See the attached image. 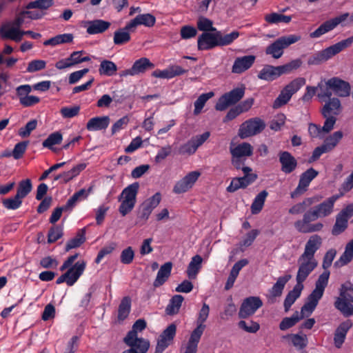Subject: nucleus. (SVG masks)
<instances>
[{"label": "nucleus", "instance_id": "f257e3e1", "mask_svg": "<svg viewBox=\"0 0 353 353\" xmlns=\"http://www.w3.org/2000/svg\"><path fill=\"white\" fill-rule=\"evenodd\" d=\"M77 257L78 254H75L69 256L63 262L60 270L63 272L67 270V271L57 279V284L65 283L68 286H72L83 274L85 268V263L84 261H78L74 263Z\"/></svg>", "mask_w": 353, "mask_h": 353}, {"label": "nucleus", "instance_id": "f03ea898", "mask_svg": "<svg viewBox=\"0 0 353 353\" xmlns=\"http://www.w3.org/2000/svg\"><path fill=\"white\" fill-rule=\"evenodd\" d=\"M352 43L353 36L315 53L308 59L307 63L308 65H319L331 59L345 48L350 47Z\"/></svg>", "mask_w": 353, "mask_h": 353}, {"label": "nucleus", "instance_id": "7ed1b4c3", "mask_svg": "<svg viewBox=\"0 0 353 353\" xmlns=\"http://www.w3.org/2000/svg\"><path fill=\"white\" fill-rule=\"evenodd\" d=\"M139 184L137 182L133 183L124 188L119 196V201L121 205L119 208L120 214L125 216L134 208L138 193Z\"/></svg>", "mask_w": 353, "mask_h": 353}, {"label": "nucleus", "instance_id": "20e7f679", "mask_svg": "<svg viewBox=\"0 0 353 353\" xmlns=\"http://www.w3.org/2000/svg\"><path fill=\"white\" fill-rule=\"evenodd\" d=\"M300 39L301 36L297 34L281 37L266 48L265 53L270 55L272 58L278 59L283 54L284 49L299 41Z\"/></svg>", "mask_w": 353, "mask_h": 353}, {"label": "nucleus", "instance_id": "39448f33", "mask_svg": "<svg viewBox=\"0 0 353 353\" xmlns=\"http://www.w3.org/2000/svg\"><path fill=\"white\" fill-rule=\"evenodd\" d=\"M305 82L303 77H298L289 83L274 100L273 108L277 109L285 105L290 100L292 95L305 84Z\"/></svg>", "mask_w": 353, "mask_h": 353}, {"label": "nucleus", "instance_id": "423d86ee", "mask_svg": "<svg viewBox=\"0 0 353 353\" xmlns=\"http://www.w3.org/2000/svg\"><path fill=\"white\" fill-rule=\"evenodd\" d=\"M298 271L296 276V283L303 284L307 276L314 271L318 265V261L315 258H310L300 255L297 260Z\"/></svg>", "mask_w": 353, "mask_h": 353}, {"label": "nucleus", "instance_id": "0eeeda50", "mask_svg": "<svg viewBox=\"0 0 353 353\" xmlns=\"http://www.w3.org/2000/svg\"><path fill=\"white\" fill-rule=\"evenodd\" d=\"M245 94V87L241 86L234 88L222 95L218 100L215 108L216 110L223 111L230 105L239 102Z\"/></svg>", "mask_w": 353, "mask_h": 353}, {"label": "nucleus", "instance_id": "6e6552de", "mask_svg": "<svg viewBox=\"0 0 353 353\" xmlns=\"http://www.w3.org/2000/svg\"><path fill=\"white\" fill-rule=\"evenodd\" d=\"M265 127L264 121L255 117L247 120L243 123L239 130V136L241 139H245L256 135L263 130Z\"/></svg>", "mask_w": 353, "mask_h": 353}, {"label": "nucleus", "instance_id": "1a4fd4ad", "mask_svg": "<svg viewBox=\"0 0 353 353\" xmlns=\"http://www.w3.org/2000/svg\"><path fill=\"white\" fill-rule=\"evenodd\" d=\"M339 198L340 195H332L308 212L315 220L329 216L334 212V203Z\"/></svg>", "mask_w": 353, "mask_h": 353}, {"label": "nucleus", "instance_id": "9d476101", "mask_svg": "<svg viewBox=\"0 0 353 353\" xmlns=\"http://www.w3.org/2000/svg\"><path fill=\"white\" fill-rule=\"evenodd\" d=\"M314 221L316 220L307 211L303 214L302 219L294 222V228L301 233H312L321 231L323 228V224L320 222L311 223Z\"/></svg>", "mask_w": 353, "mask_h": 353}, {"label": "nucleus", "instance_id": "9b49d317", "mask_svg": "<svg viewBox=\"0 0 353 353\" xmlns=\"http://www.w3.org/2000/svg\"><path fill=\"white\" fill-rule=\"evenodd\" d=\"M242 171L244 176L233 179L227 188L228 192H234L239 188H245L256 180L257 176L254 174H250L252 171L250 168L243 167Z\"/></svg>", "mask_w": 353, "mask_h": 353}, {"label": "nucleus", "instance_id": "f8f14e48", "mask_svg": "<svg viewBox=\"0 0 353 353\" xmlns=\"http://www.w3.org/2000/svg\"><path fill=\"white\" fill-rule=\"evenodd\" d=\"M201 176L199 171H192L178 181L173 187V192L182 194L190 190Z\"/></svg>", "mask_w": 353, "mask_h": 353}, {"label": "nucleus", "instance_id": "ddd939ff", "mask_svg": "<svg viewBox=\"0 0 353 353\" xmlns=\"http://www.w3.org/2000/svg\"><path fill=\"white\" fill-rule=\"evenodd\" d=\"M123 341L130 347L128 350H132L134 353H146L150 347L148 340L139 338L138 336H132V334H127Z\"/></svg>", "mask_w": 353, "mask_h": 353}, {"label": "nucleus", "instance_id": "4468645a", "mask_svg": "<svg viewBox=\"0 0 353 353\" xmlns=\"http://www.w3.org/2000/svg\"><path fill=\"white\" fill-rule=\"evenodd\" d=\"M262 305L263 302L259 296H250L242 303L239 312V316L241 319L248 318L254 314Z\"/></svg>", "mask_w": 353, "mask_h": 353}, {"label": "nucleus", "instance_id": "2eb2a0df", "mask_svg": "<svg viewBox=\"0 0 353 353\" xmlns=\"http://www.w3.org/2000/svg\"><path fill=\"white\" fill-rule=\"evenodd\" d=\"M349 17V13H344L339 17L323 23L315 31L310 33L311 38H319L323 34L334 30L339 24L345 21Z\"/></svg>", "mask_w": 353, "mask_h": 353}, {"label": "nucleus", "instance_id": "dca6fc26", "mask_svg": "<svg viewBox=\"0 0 353 353\" xmlns=\"http://www.w3.org/2000/svg\"><path fill=\"white\" fill-rule=\"evenodd\" d=\"M83 54H85V52L83 50L73 52L69 57L58 61L55 63L56 68L58 70H64L72 68L79 63L90 61L89 57H82Z\"/></svg>", "mask_w": 353, "mask_h": 353}, {"label": "nucleus", "instance_id": "f3484780", "mask_svg": "<svg viewBox=\"0 0 353 353\" xmlns=\"http://www.w3.org/2000/svg\"><path fill=\"white\" fill-rule=\"evenodd\" d=\"M176 332L175 324H170L159 336L154 353H162L172 342Z\"/></svg>", "mask_w": 353, "mask_h": 353}, {"label": "nucleus", "instance_id": "a211bd4d", "mask_svg": "<svg viewBox=\"0 0 353 353\" xmlns=\"http://www.w3.org/2000/svg\"><path fill=\"white\" fill-rule=\"evenodd\" d=\"M16 92L20 103L24 107L32 106L40 101L38 97L29 95L32 92V86L28 84L18 86Z\"/></svg>", "mask_w": 353, "mask_h": 353}, {"label": "nucleus", "instance_id": "6ab92c4d", "mask_svg": "<svg viewBox=\"0 0 353 353\" xmlns=\"http://www.w3.org/2000/svg\"><path fill=\"white\" fill-rule=\"evenodd\" d=\"M218 37V30L202 33L198 37V49L199 50H208L219 46Z\"/></svg>", "mask_w": 353, "mask_h": 353}, {"label": "nucleus", "instance_id": "aec40b11", "mask_svg": "<svg viewBox=\"0 0 353 353\" xmlns=\"http://www.w3.org/2000/svg\"><path fill=\"white\" fill-rule=\"evenodd\" d=\"M0 36L3 39L19 42L23 38V30L10 22H7L0 27Z\"/></svg>", "mask_w": 353, "mask_h": 353}, {"label": "nucleus", "instance_id": "412c9836", "mask_svg": "<svg viewBox=\"0 0 353 353\" xmlns=\"http://www.w3.org/2000/svg\"><path fill=\"white\" fill-rule=\"evenodd\" d=\"M256 59L254 55H246L235 59L232 72L234 74H241L248 70L254 64Z\"/></svg>", "mask_w": 353, "mask_h": 353}, {"label": "nucleus", "instance_id": "4be33fe9", "mask_svg": "<svg viewBox=\"0 0 353 353\" xmlns=\"http://www.w3.org/2000/svg\"><path fill=\"white\" fill-rule=\"evenodd\" d=\"M279 159L281 165V170L285 174L292 172L297 167V161L289 152H280Z\"/></svg>", "mask_w": 353, "mask_h": 353}, {"label": "nucleus", "instance_id": "5701e85b", "mask_svg": "<svg viewBox=\"0 0 353 353\" xmlns=\"http://www.w3.org/2000/svg\"><path fill=\"white\" fill-rule=\"evenodd\" d=\"M329 85L332 86V93L339 97H347L350 94V84L337 77L329 79Z\"/></svg>", "mask_w": 353, "mask_h": 353}, {"label": "nucleus", "instance_id": "b1692460", "mask_svg": "<svg viewBox=\"0 0 353 353\" xmlns=\"http://www.w3.org/2000/svg\"><path fill=\"white\" fill-rule=\"evenodd\" d=\"M352 327L350 320L341 323L336 329L334 336V343L336 348H341L343 344L349 330Z\"/></svg>", "mask_w": 353, "mask_h": 353}, {"label": "nucleus", "instance_id": "393cba45", "mask_svg": "<svg viewBox=\"0 0 353 353\" xmlns=\"http://www.w3.org/2000/svg\"><path fill=\"white\" fill-rule=\"evenodd\" d=\"M187 70L183 69L178 65H172L165 70H157L152 72V76L157 78L170 79L176 76H179L187 72Z\"/></svg>", "mask_w": 353, "mask_h": 353}, {"label": "nucleus", "instance_id": "a878e982", "mask_svg": "<svg viewBox=\"0 0 353 353\" xmlns=\"http://www.w3.org/2000/svg\"><path fill=\"white\" fill-rule=\"evenodd\" d=\"M321 245L322 238L318 234L312 235L306 242L304 251L301 255L315 258L314 254L321 248Z\"/></svg>", "mask_w": 353, "mask_h": 353}, {"label": "nucleus", "instance_id": "bb28decb", "mask_svg": "<svg viewBox=\"0 0 353 353\" xmlns=\"http://www.w3.org/2000/svg\"><path fill=\"white\" fill-rule=\"evenodd\" d=\"M283 74L281 66H272L267 65L264 66L258 74L260 79L272 81Z\"/></svg>", "mask_w": 353, "mask_h": 353}, {"label": "nucleus", "instance_id": "cd10ccee", "mask_svg": "<svg viewBox=\"0 0 353 353\" xmlns=\"http://www.w3.org/2000/svg\"><path fill=\"white\" fill-rule=\"evenodd\" d=\"M110 26V22L101 19L86 21L84 26L89 34H97L104 32Z\"/></svg>", "mask_w": 353, "mask_h": 353}, {"label": "nucleus", "instance_id": "c85d7f7f", "mask_svg": "<svg viewBox=\"0 0 353 353\" xmlns=\"http://www.w3.org/2000/svg\"><path fill=\"white\" fill-rule=\"evenodd\" d=\"M230 151L232 157L245 158L252 155L253 147L244 142L236 145H231Z\"/></svg>", "mask_w": 353, "mask_h": 353}, {"label": "nucleus", "instance_id": "c756f323", "mask_svg": "<svg viewBox=\"0 0 353 353\" xmlns=\"http://www.w3.org/2000/svg\"><path fill=\"white\" fill-rule=\"evenodd\" d=\"M291 278L292 276L290 274H286L283 276L279 277L276 282L269 290L268 298L270 299H274L276 297L281 296L285 285L291 279Z\"/></svg>", "mask_w": 353, "mask_h": 353}, {"label": "nucleus", "instance_id": "7c9ffc66", "mask_svg": "<svg viewBox=\"0 0 353 353\" xmlns=\"http://www.w3.org/2000/svg\"><path fill=\"white\" fill-rule=\"evenodd\" d=\"M319 172L314 168H311L307 169L305 172L301 174L299 179L298 186L296 189L297 192H304L309 186L310 182L316 178Z\"/></svg>", "mask_w": 353, "mask_h": 353}, {"label": "nucleus", "instance_id": "2f4dec72", "mask_svg": "<svg viewBox=\"0 0 353 353\" xmlns=\"http://www.w3.org/2000/svg\"><path fill=\"white\" fill-rule=\"evenodd\" d=\"M341 111V102L336 98L330 99L324 105L321 113L323 117H335L339 114Z\"/></svg>", "mask_w": 353, "mask_h": 353}, {"label": "nucleus", "instance_id": "473e14b6", "mask_svg": "<svg viewBox=\"0 0 353 353\" xmlns=\"http://www.w3.org/2000/svg\"><path fill=\"white\" fill-rule=\"evenodd\" d=\"M110 123V118L108 116L96 117L90 119L86 125L89 131H97L106 129Z\"/></svg>", "mask_w": 353, "mask_h": 353}, {"label": "nucleus", "instance_id": "72a5a7b5", "mask_svg": "<svg viewBox=\"0 0 353 353\" xmlns=\"http://www.w3.org/2000/svg\"><path fill=\"white\" fill-rule=\"evenodd\" d=\"M172 268V264L171 262H167L161 266L153 283V285L155 288L162 285L168 280L170 275Z\"/></svg>", "mask_w": 353, "mask_h": 353}, {"label": "nucleus", "instance_id": "f704fd0d", "mask_svg": "<svg viewBox=\"0 0 353 353\" xmlns=\"http://www.w3.org/2000/svg\"><path fill=\"white\" fill-rule=\"evenodd\" d=\"M297 350H303L307 345V337L305 334H290L283 336Z\"/></svg>", "mask_w": 353, "mask_h": 353}, {"label": "nucleus", "instance_id": "c9c22d12", "mask_svg": "<svg viewBox=\"0 0 353 353\" xmlns=\"http://www.w3.org/2000/svg\"><path fill=\"white\" fill-rule=\"evenodd\" d=\"M330 276L329 271H324L318 278L316 284L315 288L312 292L313 296H318L321 299L323 296L325 288H326L328 283V279Z\"/></svg>", "mask_w": 353, "mask_h": 353}, {"label": "nucleus", "instance_id": "e433bc0d", "mask_svg": "<svg viewBox=\"0 0 353 353\" xmlns=\"http://www.w3.org/2000/svg\"><path fill=\"white\" fill-rule=\"evenodd\" d=\"M303 289V285L296 283L292 290L290 291L284 300L285 311L288 312L292 305L300 296L301 291Z\"/></svg>", "mask_w": 353, "mask_h": 353}, {"label": "nucleus", "instance_id": "4c0bfd02", "mask_svg": "<svg viewBox=\"0 0 353 353\" xmlns=\"http://www.w3.org/2000/svg\"><path fill=\"white\" fill-rule=\"evenodd\" d=\"M210 313V307L205 303L203 304L201 309L200 310L196 321V327L192 331L198 332L200 335H202L205 328V325H204V322L207 320Z\"/></svg>", "mask_w": 353, "mask_h": 353}, {"label": "nucleus", "instance_id": "58836bf2", "mask_svg": "<svg viewBox=\"0 0 353 353\" xmlns=\"http://www.w3.org/2000/svg\"><path fill=\"white\" fill-rule=\"evenodd\" d=\"M320 299L321 298L313 296L312 293L308 296L307 302L301 307V312L299 313L301 319L309 316L313 312Z\"/></svg>", "mask_w": 353, "mask_h": 353}, {"label": "nucleus", "instance_id": "ea45409f", "mask_svg": "<svg viewBox=\"0 0 353 353\" xmlns=\"http://www.w3.org/2000/svg\"><path fill=\"white\" fill-rule=\"evenodd\" d=\"M202 261L203 259L200 255L197 254L192 258L186 270V273L189 279H196L199 272L201 268Z\"/></svg>", "mask_w": 353, "mask_h": 353}, {"label": "nucleus", "instance_id": "a19ab883", "mask_svg": "<svg viewBox=\"0 0 353 353\" xmlns=\"http://www.w3.org/2000/svg\"><path fill=\"white\" fill-rule=\"evenodd\" d=\"M353 259V240L349 241L345 248V251L334 263L336 267H343L348 264Z\"/></svg>", "mask_w": 353, "mask_h": 353}, {"label": "nucleus", "instance_id": "79ce46f5", "mask_svg": "<svg viewBox=\"0 0 353 353\" xmlns=\"http://www.w3.org/2000/svg\"><path fill=\"white\" fill-rule=\"evenodd\" d=\"M73 34L71 33L57 34L54 37L46 40L43 42V45L54 47L58 45L71 43L73 41Z\"/></svg>", "mask_w": 353, "mask_h": 353}, {"label": "nucleus", "instance_id": "37998d69", "mask_svg": "<svg viewBox=\"0 0 353 353\" xmlns=\"http://www.w3.org/2000/svg\"><path fill=\"white\" fill-rule=\"evenodd\" d=\"M317 97L321 101H325L327 99H330L333 93L332 86L329 85V79L327 81H321L317 84Z\"/></svg>", "mask_w": 353, "mask_h": 353}, {"label": "nucleus", "instance_id": "c03bdc74", "mask_svg": "<svg viewBox=\"0 0 353 353\" xmlns=\"http://www.w3.org/2000/svg\"><path fill=\"white\" fill-rule=\"evenodd\" d=\"M268 195V192L263 190L255 196L251 205V212L253 214H256L262 210Z\"/></svg>", "mask_w": 353, "mask_h": 353}, {"label": "nucleus", "instance_id": "a18cd8bd", "mask_svg": "<svg viewBox=\"0 0 353 353\" xmlns=\"http://www.w3.org/2000/svg\"><path fill=\"white\" fill-rule=\"evenodd\" d=\"M184 299L181 295L176 294L172 296L170 299L169 304L166 307L165 312L168 315H173L177 314L181 306Z\"/></svg>", "mask_w": 353, "mask_h": 353}, {"label": "nucleus", "instance_id": "49530a36", "mask_svg": "<svg viewBox=\"0 0 353 353\" xmlns=\"http://www.w3.org/2000/svg\"><path fill=\"white\" fill-rule=\"evenodd\" d=\"M117 71L116 64L109 60H103L99 65V72L101 75L111 77Z\"/></svg>", "mask_w": 353, "mask_h": 353}, {"label": "nucleus", "instance_id": "de8ad7c7", "mask_svg": "<svg viewBox=\"0 0 353 353\" xmlns=\"http://www.w3.org/2000/svg\"><path fill=\"white\" fill-rule=\"evenodd\" d=\"M85 241V229L80 230L77 235L69 240L65 245V250L69 251L71 249L79 247Z\"/></svg>", "mask_w": 353, "mask_h": 353}, {"label": "nucleus", "instance_id": "09e8293b", "mask_svg": "<svg viewBox=\"0 0 353 353\" xmlns=\"http://www.w3.org/2000/svg\"><path fill=\"white\" fill-rule=\"evenodd\" d=\"M154 67V65L150 62L148 58L145 57L137 60L132 65V68L137 75L140 73H143L148 69L153 68Z\"/></svg>", "mask_w": 353, "mask_h": 353}, {"label": "nucleus", "instance_id": "8fccbe9b", "mask_svg": "<svg viewBox=\"0 0 353 353\" xmlns=\"http://www.w3.org/2000/svg\"><path fill=\"white\" fill-rule=\"evenodd\" d=\"M266 22L270 24L279 23H289L292 20L291 16L283 15L277 12H272L265 16Z\"/></svg>", "mask_w": 353, "mask_h": 353}, {"label": "nucleus", "instance_id": "3c124183", "mask_svg": "<svg viewBox=\"0 0 353 353\" xmlns=\"http://www.w3.org/2000/svg\"><path fill=\"white\" fill-rule=\"evenodd\" d=\"M202 335L198 332H192L188 343L185 348L184 353H196L197 347Z\"/></svg>", "mask_w": 353, "mask_h": 353}, {"label": "nucleus", "instance_id": "603ef678", "mask_svg": "<svg viewBox=\"0 0 353 353\" xmlns=\"http://www.w3.org/2000/svg\"><path fill=\"white\" fill-rule=\"evenodd\" d=\"M131 299L128 296L124 297L119 306L118 318L119 320L125 319L130 312Z\"/></svg>", "mask_w": 353, "mask_h": 353}, {"label": "nucleus", "instance_id": "864d4df0", "mask_svg": "<svg viewBox=\"0 0 353 353\" xmlns=\"http://www.w3.org/2000/svg\"><path fill=\"white\" fill-rule=\"evenodd\" d=\"M32 190L31 180L29 179L22 180L19 183L16 195L21 199L25 198Z\"/></svg>", "mask_w": 353, "mask_h": 353}, {"label": "nucleus", "instance_id": "5fc2aeb1", "mask_svg": "<svg viewBox=\"0 0 353 353\" xmlns=\"http://www.w3.org/2000/svg\"><path fill=\"white\" fill-rule=\"evenodd\" d=\"M314 198H307L301 203L294 205L289 210L291 214H299L305 212L306 208L314 203Z\"/></svg>", "mask_w": 353, "mask_h": 353}, {"label": "nucleus", "instance_id": "6e6d98bb", "mask_svg": "<svg viewBox=\"0 0 353 353\" xmlns=\"http://www.w3.org/2000/svg\"><path fill=\"white\" fill-rule=\"evenodd\" d=\"M54 5V0H35L26 6V9H39L46 10Z\"/></svg>", "mask_w": 353, "mask_h": 353}, {"label": "nucleus", "instance_id": "4d7b16f0", "mask_svg": "<svg viewBox=\"0 0 353 353\" xmlns=\"http://www.w3.org/2000/svg\"><path fill=\"white\" fill-rule=\"evenodd\" d=\"M218 34L219 46L230 45L240 35L238 31H233L230 34L223 35L220 31L218 30Z\"/></svg>", "mask_w": 353, "mask_h": 353}, {"label": "nucleus", "instance_id": "13d9d810", "mask_svg": "<svg viewBox=\"0 0 353 353\" xmlns=\"http://www.w3.org/2000/svg\"><path fill=\"white\" fill-rule=\"evenodd\" d=\"M301 320L299 312H295L292 316L284 318L279 324V328L281 330H286L293 327L297 322Z\"/></svg>", "mask_w": 353, "mask_h": 353}, {"label": "nucleus", "instance_id": "bf43d9fd", "mask_svg": "<svg viewBox=\"0 0 353 353\" xmlns=\"http://www.w3.org/2000/svg\"><path fill=\"white\" fill-rule=\"evenodd\" d=\"M348 220L337 214L336 222L332 228V234L337 236L341 234L347 228Z\"/></svg>", "mask_w": 353, "mask_h": 353}, {"label": "nucleus", "instance_id": "052dcab7", "mask_svg": "<svg viewBox=\"0 0 353 353\" xmlns=\"http://www.w3.org/2000/svg\"><path fill=\"white\" fill-rule=\"evenodd\" d=\"M335 307L340 310L345 316L353 315V305L342 299H337Z\"/></svg>", "mask_w": 353, "mask_h": 353}, {"label": "nucleus", "instance_id": "680f3d73", "mask_svg": "<svg viewBox=\"0 0 353 353\" xmlns=\"http://www.w3.org/2000/svg\"><path fill=\"white\" fill-rule=\"evenodd\" d=\"M214 93L210 92L208 93L202 94L199 97V98L194 102V114L195 115H198L199 114L201 113L207 101L210 99L211 97H212Z\"/></svg>", "mask_w": 353, "mask_h": 353}, {"label": "nucleus", "instance_id": "e2e57ef3", "mask_svg": "<svg viewBox=\"0 0 353 353\" xmlns=\"http://www.w3.org/2000/svg\"><path fill=\"white\" fill-rule=\"evenodd\" d=\"M342 137V132L336 131L325 140L323 145L329 151H331L336 146Z\"/></svg>", "mask_w": 353, "mask_h": 353}, {"label": "nucleus", "instance_id": "0e129e2a", "mask_svg": "<svg viewBox=\"0 0 353 353\" xmlns=\"http://www.w3.org/2000/svg\"><path fill=\"white\" fill-rule=\"evenodd\" d=\"M130 33L124 28L119 29L114 33V43L115 45H122L130 40Z\"/></svg>", "mask_w": 353, "mask_h": 353}, {"label": "nucleus", "instance_id": "69168bd1", "mask_svg": "<svg viewBox=\"0 0 353 353\" xmlns=\"http://www.w3.org/2000/svg\"><path fill=\"white\" fill-rule=\"evenodd\" d=\"M196 25L200 31L205 32L217 30L216 28L213 27L212 21L204 17H200L198 19Z\"/></svg>", "mask_w": 353, "mask_h": 353}, {"label": "nucleus", "instance_id": "338daca9", "mask_svg": "<svg viewBox=\"0 0 353 353\" xmlns=\"http://www.w3.org/2000/svg\"><path fill=\"white\" fill-rule=\"evenodd\" d=\"M63 137L61 133L59 132H54L50 134L43 142V146L44 148L52 149L53 145L60 143Z\"/></svg>", "mask_w": 353, "mask_h": 353}, {"label": "nucleus", "instance_id": "774afa93", "mask_svg": "<svg viewBox=\"0 0 353 353\" xmlns=\"http://www.w3.org/2000/svg\"><path fill=\"white\" fill-rule=\"evenodd\" d=\"M3 205L8 210H17L22 204V199L15 195L12 198L5 199L2 201Z\"/></svg>", "mask_w": 353, "mask_h": 353}]
</instances>
